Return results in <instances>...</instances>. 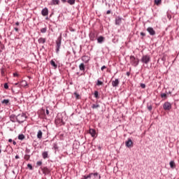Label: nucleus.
Segmentation results:
<instances>
[{"label": "nucleus", "mask_w": 179, "mask_h": 179, "mask_svg": "<svg viewBox=\"0 0 179 179\" xmlns=\"http://www.w3.org/2000/svg\"><path fill=\"white\" fill-rule=\"evenodd\" d=\"M27 118V116L24 113H21L17 115L16 121L19 124H22L26 121V119Z\"/></svg>", "instance_id": "obj_1"}, {"label": "nucleus", "mask_w": 179, "mask_h": 179, "mask_svg": "<svg viewBox=\"0 0 179 179\" xmlns=\"http://www.w3.org/2000/svg\"><path fill=\"white\" fill-rule=\"evenodd\" d=\"M100 178V176H99V173H90L88 176H84L82 179H99Z\"/></svg>", "instance_id": "obj_2"}, {"label": "nucleus", "mask_w": 179, "mask_h": 179, "mask_svg": "<svg viewBox=\"0 0 179 179\" xmlns=\"http://www.w3.org/2000/svg\"><path fill=\"white\" fill-rule=\"evenodd\" d=\"M130 64H131L133 66H138L139 64V59L136 58L135 56H130Z\"/></svg>", "instance_id": "obj_3"}, {"label": "nucleus", "mask_w": 179, "mask_h": 179, "mask_svg": "<svg viewBox=\"0 0 179 179\" xmlns=\"http://www.w3.org/2000/svg\"><path fill=\"white\" fill-rule=\"evenodd\" d=\"M62 41V36H59L56 41V52L58 54L59 52V48H61V41Z\"/></svg>", "instance_id": "obj_4"}, {"label": "nucleus", "mask_w": 179, "mask_h": 179, "mask_svg": "<svg viewBox=\"0 0 179 179\" xmlns=\"http://www.w3.org/2000/svg\"><path fill=\"white\" fill-rule=\"evenodd\" d=\"M141 62L148 65V64L150 62V56H149L148 55H143L141 58Z\"/></svg>", "instance_id": "obj_5"}, {"label": "nucleus", "mask_w": 179, "mask_h": 179, "mask_svg": "<svg viewBox=\"0 0 179 179\" xmlns=\"http://www.w3.org/2000/svg\"><path fill=\"white\" fill-rule=\"evenodd\" d=\"M55 124L56 125L61 127L62 125H65V122L61 118V117H59V115H58L55 120Z\"/></svg>", "instance_id": "obj_6"}, {"label": "nucleus", "mask_w": 179, "mask_h": 179, "mask_svg": "<svg viewBox=\"0 0 179 179\" xmlns=\"http://www.w3.org/2000/svg\"><path fill=\"white\" fill-rule=\"evenodd\" d=\"M163 108L167 111L171 110V103L170 102H165L163 105Z\"/></svg>", "instance_id": "obj_7"}, {"label": "nucleus", "mask_w": 179, "mask_h": 179, "mask_svg": "<svg viewBox=\"0 0 179 179\" xmlns=\"http://www.w3.org/2000/svg\"><path fill=\"white\" fill-rule=\"evenodd\" d=\"M147 31L149 32L150 36H155L156 34V31H155V29L150 27L147 28Z\"/></svg>", "instance_id": "obj_8"}, {"label": "nucleus", "mask_w": 179, "mask_h": 179, "mask_svg": "<svg viewBox=\"0 0 179 179\" xmlns=\"http://www.w3.org/2000/svg\"><path fill=\"white\" fill-rule=\"evenodd\" d=\"M118 85H120V80H118V78H116L115 80L112 81L113 87H117Z\"/></svg>", "instance_id": "obj_9"}, {"label": "nucleus", "mask_w": 179, "mask_h": 179, "mask_svg": "<svg viewBox=\"0 0 179 179\" xmlns=\"http://www.w3.org/2000/svg\"><path fill=\"white\" fill-rule=\"evenodd\" d=\"M42 16H48V8H45L41 10Z\"/></svg>", "instance_id": "obj_10"}, {"label": "nucleus", "mask_w": 179, "mask_h": 179, "mask_svg": "<svg viewBox=\"0 0 179 179\" xmlns=\"http://www.w3.org/2000/svg\"><path fill=\"white\" fill-rule=\"evenodd\" d=\"M82 61L85 62V64H87L89 61H90V57L89 56H83L81 58Z\"/></svg>", "instance_id": "obj_11"}, {"label": "nucleus", "mask_w": 179, "mask_h": 179, "mask_svg": "<svg viewBox=\"0 0 179 179\" xmlns=\"http://www.w3.org/2000/svg\"><path fill=\"white\" fill-rule=\"evenodd\" d=\"M125 143H126L127 148H132V145H133L134 143H132V140L129 138L128 141H126Z\"/></svg>", "instance_id": "obj_12"}, {"label": "nucleus", "mask_w": 179, "mask_h": 179, "mask_svg": "<svg viewBox=\"0 0 179 179\" xmlns=\"http://www.w3.org/2000/svg\"><path fill=\"white\" fill-rule=\"evenodd\" d=\"M41 170H42L43 174H45V175H47L49 173H51V171H50V169H48V168H47V167L41 168Z\"/></svg>", "instance_id": "obj_13"}, {"label": "nucleus", "mask_w": 179, "mask_h": 179, "mask_svg": "<svg viewBox=\"0 0 179 179\" xmlns=\"http://www.w3.org/2000/svg\"><path fill=\"white\" fill-rule=\"evenodd\" d=\"M122 22V18L120 17H117L115 19V24L120 26L121 24V22Z\"/></svg>", "instance_id": "obj_14"}, {"label": "nucleus", "mask_w": 179, "mask_h": 179, "mask_svg": "<svg viewBox=\"0 0 179 179\" xmlns=\"http://www.w3.org/2000/svg\"><path fill=\"white\" fill-rule=\"evenodd\" d=\"M27 86V82L26 80H22L20 83V87H26Z\"/></svg>", "instance_id": "obj_15"}, {"label": "nucleus", "mask_w": 179, "mask_h": 179, "mask_svg": "<svg viewBox=\"0 0 179 179\" xmlns=\"http://www.w3.org/2000/svg\"><path fill=\"white\" fill-rule=\"evenodd\" d=\"M90 134L92 136V138H94L96 136V130L94 129H90Z\"/></svg>", "instance_id": "obj_16"}, {"label": "nucleus", "mask_w": 179, "mask_h": 179, "mask_svg": "<svg viewBox=\"0 0 179 179\" xmlns=\"http://www.w3.org/2000/svg\"><path fill=\"white\" fill-rule=\"evenodd\" d=\"M90 38L92 41H94V40H96V34H94V33H90Z\"/></svg>", "instance_id": "obj_17"}, {"label": "nucleus", "mask_w": 179, "mask_h": 179, "mask_svg": "<svg viewBox=\"0 0 179 179\" xmlns=\"http://www.w3.org/2000/svg\"><path fill=\"white\" fill-rule=\"evenodd\" d=\"M16 118H17V116L15 115H11L10 116V120L12 122H15L16 120Z\"/></svg>", "instance_id": "obj_18"}, {"label": "nucleus", "mask_w": 179, "mask_h": 179, "mask_svg": "<svg viewBox=\"0 0 179 179\" xmlns=\"http://www.w3.org/2000/svg\"><path fill=\"white\" fill-rule=\"evenodd\" d=\"M39 44H44V43H45L46 41V39L45 38H40L38 40Z\"/></svg>", "instance_id": "obj_19"}, {"label": "nucleus", "mask_w": 179, "mask_h": 179, "mask_svg": "<svg viewBox=\"0 0 179 179\" xmlns=\"http://www.w3.org/2000/svg\"><path fill=\"white\" fill-rule=\"evenodd\" d=\"M50 65H52V66H53V68H55V69H57V68H58V65H57V64H55V62L54 60H51Z\"/></svg>", "instance_id": "obj_20"}, {"label": "nucleus", "mask_w": 179, "mask_h": 179, "mask_svg": "<svg viewBox=\"0 0 179 179\" xmlns=\"http://www.w3.org/2000/svg\"><path fill=\"white\" fill-rule=\"evenodd\" d=\"M37 138L38 139H41V138H43V131H41V130L38 131Z\"/></svg>", "instance_id": "obj_21"}, {"label": "nucleus", "mask_w": 179, "mask_h": 179, "mask_svg": "<svg viewBox=\"0 0 179 179\" xmlns=\"http://www.w3.org/2000/svg\"><path fill=\"white\" fill-rule=\"evenodd\" d=\"M171 169H176V163L174 161H171L169 163Z\"/></svg>", "instance_id": "obj_22"}, {"label": "nucleus", "mask_w": 179, "mask_h": 179, "mask_svg": "<svg viewBox=\"0 0 179 179\" xmlns=\"http://www.w3.org/2000/svg\"><path fill=\"white\" fill-rule=\"evenodd\" d=\"M42 156L43 159H47L48 157V152L45 151L42 153Z\"/></svg>", "instance_id": "obj_23"}, {"label": "nucleus", "mask_w": 179, "mask_h": 179, "mask_svg": "<svg viewBox=\"0 0 179 179\" xmlns=\"http://www.w3.org/2000/svg\"><path fill=\"white\" fill-rule=\"evenodd\" d=\"M79 69H80V71H85V64L81 63L79 65Z\"/></svg>", "instance_id": "obj_24"}, {"label": "nucleus", "mask_w": 179, "mask_h": 179, "mask_svg": "<svg viewBox=\"0 0 179 179\" xmlns=\"http://www.w3.org/2000/svg\"><path fill=\"white\" fill-rule=\"evenodd\" d=\"M97 41H98V43H102L103 41H104V37H103V36H99V37L97 38Z\"/></svg>", "instance_id": "obj_25"}, {"label": "nucleus", "mask_w": 179, "mask_h": 179, "mask_svg": "<svg viewBox=\"0 0 179 179\" xmlns=\"http://www.w3.org/2000/svg\"><path fill=\"white\" fill-rule=\"evenodd\" d=\"M1 103H2V104H6V106H8V104H9V99H3V100L1 101Z\"/></svg>", "instance_id": "obj_26"}, {"label": "nucleus", "mask_w": 179, "mask_h": 179, "mask_svg": "<svg viewBox=\"0 0 179 179\" xmlns=\"http://www.w3.org/2000/svg\"><path fill=\"white\" fill-rule=\"evenodd\" d=\"M52 5H59V0H52Z\"/></svg>", "instance_id": "obj_27"}, {"label": "nucleus", "mask_w": 179, "mask_h": 179, "mask_svg": "<svg viewBox=\"0 0 179 179\" xmlns=\"http://www.w3.org/2000/svg\"><path fill=\"white\" fill-rule=\"evenodd\" d=\"M24 138H25V136H24V134H20V135L18 136V139H19L20 141H23V139H24Z\"/></svg>", "instance_id": "obj_28"}, {"label": "nucleus", "mask_w": 179, "mask_h": 179, "mask_svg": "<svg viewBox=\"0 0 179 179\" xmlns=\"http://www.w3.org/2000/svg\"><path fill=\"white\" fill-rule=\"evenodd\" d=\"M69 5H75V0H67Z\"/></svg>", "instance_id": "obj_29"}, {"label": "nucleus", "mask_w": 179, "mask_h": 179, "mask_svg": "<svg viewBox=\"0 0 179 179\" xmlns=\"http://www.w3.org/2000/svg\"><path fill=\"white\" fill-rule=\"evenodd\" d=\"M74 96H76V100H79V99H80V96L79 94H78V92H74Z\"/></svg>", "instance_id": "obj_30"}, {"label": "nucleus", "mask_w": 179, "mask_h": 179, "mask_svg": "<svg viewBox=\"0 0 179 179\" xmlns=\"http://www.w3.org/2000/svg\"><path fill=\"white\" fill-rule=\"evenodd\" d=\"M99 107H100V105H99L98 103L96 104H92V108L94 109V108H99Z\"/></svg>", "instance_id": "obj_31"}, {"label": "nucleus", "mask_w": 179, "mask_h": 179, "mask_svg": "<svg viewBox=\"0 0 179 179\" xmlns=\"http://www.w3.org/2000/svg\"><path fill=\"white\" fill-rule=\"evenodd\" d=\"M155 5H160L162 3V0H155Z\"/></svg>", "instance_id": "obj_32"}, {"label": "nucleus", "mask_w": 179, "mask_h": 179, "mask_svg": "<svg viewBox=\"0 0 179 179\" xmlns=\"http://www.w3.org/2000/svg\"><path fill=\"white\" fill-rule=\"evenodd\" d=\"M101 85H103V82L100 80H98L96 83V86H101Z\"/></svg>", "instance_id": "obj_33"}, {"label": "nucleus", "mask_w": 179, "mask_h": 179, "mask_svg": "<svg viewBox=\"0 0 179 179\" xmlns=\"http://www.w3.org/2000/svg\"><path fill=\"white\" fill-rule=\"evenodd\" d=\"M24 159L25 160H29V159H30V155H25L24 157Z\"/></svg>", "instance_id": "obj_34"}, {"label": "nucleus", "mask_w": 179, "mask_h": 179, "mask_svg": "<svg viewBox=\"0 0 179 179\" xmlns=\"http://www.w3.org/2000/svg\"><path fill=\"white\" fill-rule=\"evenodd\" d=\"M94 97H96V99H99V92L97 91L94 92Z\"/></svg>", "instance_id": "obj_35"}, {"label": "nucleus", "mask_w": 179, "mask_h": 179, "mask_svg": "<svg viewBox=\"0 0 179 179\" xmlns=\"http://www.w3.org/2000/svg\"><path fill=\"white\" fill-rule=\"evenodd\" d=\"M47 31V28H42L41 29V33H45Z\"/></svg>", "instance_id": "obj_36"}, {"label": "nucleus", "mask_w": 179, "mask_h": 179, "mask_svg": "<svg viewBox=\"0 0 179 179\" xmlns=\"http://www.w3.org/2000/svg\"><path fill=\"white\" fill-rule=\"evenodd\" d=\"M27 167H28V169H29L30 170H33V166H31V164H27Z\"/></svg>", "instance_id": "obj_37"}, {"label": "nucleus", "mask_w": 179, "mask_h": 179, "mask_svg": "<svg viewBox=\"0 0 179 179\" xmlns=\"http://www.w3.org/2000/svg\"><path fill=\"white\" fill-rule=\"evenodd\" d=\"M53 148H54V149H55V150H57V149H58V145H57V143L53 144Z\"/></svg>", "instance_id": "obj_38"}, {"label": "nucleus", "mask_w": 179, "mask_h": 179, "mask_svg": "<svg viewBox=\"0 0 179 179\" xmlns=\"http://www.w3.org/2000/svg\"><path fill=\"white\" fill-rule=\"evenodd\" d=\"M36 164H37V166H41V164H43V162L38 161V162H37Z\"/></svg>", "instance_id": "obj_39"}, {"label": "nucleus", "mask_w": 179, "mask_h": 179, "mask_svg": "<svg viewBox=\"0 0 179 179\" xmlns=\"http://www.w3.org/2000/svg\"><path fill=\"white\" fill-rule=\"evenodd\" d=\"M141 87H142V89H145V87H146V85L141 83Z\"/></svg>", "instance_id": "obj_40"}, {"label": "nucleus", "mask_w": 179, "mask_h": 179, "mask_svg": "<svg viewBox=\"0 0 179 179\" xmlns=\"http://www.w3.org/2000/svg\"><path fill=\"white\" fill-rule=\"evenodd\" d=\"M4 89H9V85H8V83L4 84Z\"/></svg>", "instance_id": "obj_41"}, {"label": "nucleus", "mask_w": 179, "mask_h": 179, "mask_svg": "<svg viewBox=\"0 0 179 179\" xmlns=\"http://www.w3.org/2000/svg\"><path fill=\"white\" fill-rule=\"evenodd\" d=\"M161 97H162V99H163L164 97L166 98V97H167V94H164H164H161Z\"/></svg>", "instance_id": "obj_42"}, {"label": "nucleus", "mask_w": 179, "mask_h": 179, "mask_svg": "<svg viewBox=\"0 0 179 179\" xmlns=\"http://www.w3.org/2000/svg\"><path fill=\"white\" fill-rule=\"evenodd\" d=\"M148 109L149 110V111H152V105L148 106Z\"/></svg>", "instance_id": "obj_43"}, {"label": "nucleus", "mask_w": 179, "mask_h": 179, "mask_svg": "<svg viewBox=\"0 0 179 179\" xmlns=\"http://www.w3.org/2000/svg\"><path fill=\"white\" fill-rule=\"evenodd\" d=\"M140 34H141V36H142L143 37H145V36H146V34H145L144 32H141Z\"/></svg>", "instance_id": "obj_44"}, {"label": "nucleus", "mask_w": 179, "mask_h": 179, "mask_svg": "<svg viewBox=\"0 0 179 179\" xmlns=\"http://www.w3.org/2000/svg\"><path fill=\"white\" fill-rule=\"evenodd\" d=\"M106 68H107V66H103L101 68V71H104V69H106Z\"/></svg>", "instance_id": "obj_45"}, {"label": "nucleus", "mask_w": 179, "mask_h": 179, "mask_svg": "<svg viewBox=\"0 0 179 179\" xmlns=\"http://www.w3.org/2000/svg\"><path fill=\"white\" fill-rule=\"evenodd\" d=\"M167 17L170 20L171 19V15L167 14Z\"/></svg>", "instance_id": "obj_46"}, {"label": "nucleus", "mask_w": 179, "mask_h": 179, "mask_svg": "<svg viewBox=\"0 0 179 179\" xmlns=\"http://www.w3.org/2000/svg\"><path fill=\"white\" fill-rule=\"evenodd\" d=\"M111 13V10H108L106 11V15H110Z\"/></svg>", "instance_id": "obj_47"}, {"label": "nucleus", "mask_w": 179, "mask_h": 179, "mask_svg": "<svg viewBox=\"0 0 179 179\" xmlns=\"http://www.w3.org/2000/svg\"><path fill=\"white\" fill-rule=\"evenodd\" d=\"M13 76L14 77L19 76V74L17 73H14Z\"/></svg>", "instance_id": "obj_48"}, {"label": "nucleus", "mask_w": 179, "mask_h": 179, "mask_svg": "<svg viewBox=\"0 0 179 179\" xmlns=\"http://www.w3.org/2000/svg\"><path fill=\"white\" fill-rule=\"evenodd\" d=\"M20 83H16L15 84V86H18L19 87H20Z\"/></svg>", "instance_id": "obj_49"}, {"label": "nucleus", "mask_w": 179, "mask_h": 179, "mask_svg": "<svg viewBox=\"0 0 179 179\" xmlns=\"http://www.w3.org/2000/svg\"><path fill=\"white\" fill-rule=\"evenodd\" d=\"M46 114L47 115H50V111H48V109L46 110Z\"/></svg>", "instance_id": "obj_50"}, {"label": "nucleus", "mask_w": 179, "mask_h": 179, "mask_svg": "<svg viewBox=\"0 0 179 179\" xmlns=\"http://www.w3.org/2000/svg\"><path fill=\"white\" fill-rule=\"evenodd\" d=\"M63 3H65V2H68V0H61Z\"/></svg>", "instance_id": "obj_51"}, {"label": "nucleus", "mask_w": 179, "mask_h": 179, "mask_svg": "<svg viewBox=\"0 0 179 179\" xmlns=\"http://www.w3.org/2000/svg\"><path fill=\"white\" fill-rule=\"evenodd\" d=\"M15 31H19V28H15Z\"/></svg>", "instance_id": "obj_52"}, {"label": "nucleus", "mask_w": 179, "mask_h": 179, "mask_svg": "<svg viewBox=\"0 0 179 179\" xmlns=\"http://www.w3.org/2000/svg\"><path fill=\"white\" fill-rule=\"evenodd\" d=\"M8 142H13V140H12V138H10V139H8Z\"/></svg>", "instance_id": "obj_53"}, {"label": "nucleus", "mask_w": 179, "mask_h": 179, "mask_svg": "<svg viewBox=\"0 0 179 179\" xmlns=\"http://www.w3.org/2000/svg\"><path fill=\"white\" fill-rule=\"evenodd\" d=\"M16 26H19V22H15Z\"/></svg>", "instance_id": "obj_54"}, {"label": "nucleus", "mask_w": 179, "mask_h": 179, "mask_svg": "<svg viewBox=\"0 0 179 179\" xmlns=\"http://www.w3.org/2000/svg\"><path fill=\"white\" fill-rule=\"evenodd\" d=\"M127 76H129V75H131V73L129 72H127Z\"/></svg>", "instance_id": "obj_55"}, {"label": "nucleus", "mask_w": 179, "mask_h": 179, "mask_svg": "<svg viewBox=\"0 0 179 179\" xmlns=\"http://www.w3.org/2000/svg\"><path fill=\"white\" fill-rule=\"evenodd\" d=\"M15 159H19V155H16Z\"/></svg>", "instance_id": "obj_56"}, {"label": "nucleus", "mask_w": 179, "mask_h": 179, "mask_svg": "<svg viewBox=\"0 0 179 179\" xmlns=\"http://www.w3.org/2000/svg\"><path fill=\"white\" fill-rule=\"evenodd\" d=\"M13 145H16V141H13Z\"/></svg>", "instance_id": "obj_57"}, {"label": "nucleus", "mask_w": 179, "mask_h": 179, "mask_svg": "<svg viewBox=\"0 0 179 179\" xmlns=\"http://www.w3.org/2000/svg\"><path fill=\"white\" fill-rule=\"evenodd\" d=\"M46 20H48V17H46Z\"/></svg>", "instance_id": "obj_58"}, {"label": "nucleus", "mask_w": 179, "mask_h": 179, "mask_svg": "<svg viewBox=\"0 0 179 179\" xmlns=\"http://www.w3.org/2000/svg\"><path fill=\"white\" fill-rule=\"evenodd\" d=\"M0 153H1V150H0Z\"/></svg>", "instance_id": "obj_59"}]
</instances>
